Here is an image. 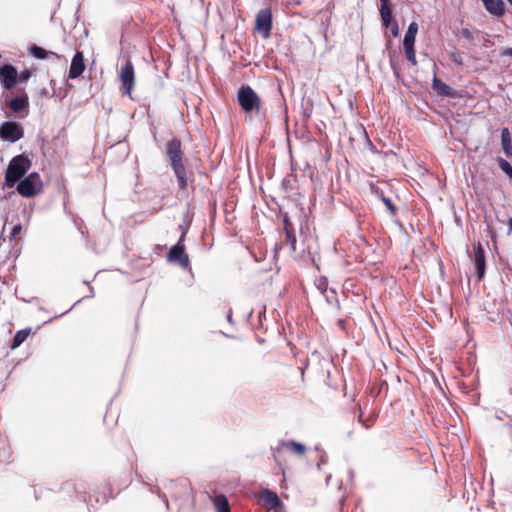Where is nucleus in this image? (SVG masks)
<instances>
[{
    "instance_id": "33",
    "label": "nucleus",
    "mask_w": 512,
    "mask_h": 512,
    "mask_svg": "<svg viewBox=\"0 0 512 512\" xmlns=\"http://www.w3.org/2000/svg\"><path fill=\"white\" fill-rule=\"evenodd\" d=\"M461 36L469 41H472L474 39V34L471 30L468 28H463L461 30Z\"/></svg>"
},
{
    "instance_id": "35",
    "label": "nucleus",
    "mask_w": 512,
    "mask_h": 512,
    "mask_svg": "<svg viewBox=\"0 0 512 512\" xmlns=\"http://www.w3.org/2000/svg\"><path fill=\"white\" fill-rule=\"evenodd\" d=\"M500 56H502V57H504V56L512 57V48H503L500 51Z\"/></svg>"
},
{
    "instance_id": "5",
    "label": "nucleus",
    "mask_w": 512,
    "mask_h": 512,
    "mask_svg": "<svg viewBox=\"0 0 512 512\" xmlns=\"http://www.w3.org/2000/svg\"><path fill=\"white\" fill-rule=\"evenodd\" d=\"M24 137L22 125L15 121H6L0 125V139L15 143Z\"/></svg>"
},
{
    "instance_id": "16",
    "label": "nucleus",
    "mask_w": 512,
    "mask_h": 512,
    "mask_svg": "<svg viewBox=\"0 0 512 512\" xmlns=\"http://www.w3.org/2000/svg\"><path fill=\"white\" fill-rule=\"evenodd\" d=\"M501 147L507 157L512 156V138L508 128L501 130Z\"/></svg>"
},
{
    "instance_id": "40",
    "label": "nucleus",
    "mask_w": 512,
    "mask_h": 512,
    "mask_svg": "<svg viewBox=\"0 0 512 512\" xmlns=\"http://www.w3.org/2000/svg\"><path fill=\"white\" fill-rule=\"evenodd\" d=\"M275 512H283V507L274 510Z\"/></svg>"
},
{
    "instance_id": "12",
    "label": "nucleus",
    "mask_w": 512,
    "mask_h": 512,
    "mask_svg": "<svg viewBox=\"0 0 512 512\" xmlns=\"http://www.w3.org/2000/svg\"><path fill=\"white\" fill-rule=\"evenodd\" d=\"M260 497L265 503V505H267L271 509L275 510L283 507V503L280 500L279 496L271 490L265 489L261 491Z\"/></svg>"
},
{
    "instance_id": "37",
    "label": "nucleus",
    "mask_w": 512,
    "mask_h": 512,
    "mask_svg": "<svg viewBox=\"0 0 512 512\" xmlns=\"http://www.w3.org/2000/svg\"><path fill=\"white\" fill-rule=\"evenodd\" d=\"M358 421L365 427L369 428V425H366L362 419V413L359 414Z\"/></svg>"
},
{
    "instance_id": "19",
    "label": "nucleus",
    "mask_w": 512,
    "mask_h": 512,
    "mask_svg": "<svg viewBox=\"0 0 512 512\" xmlns=\"http://www.w3.org/2000/svg\"><path fill=\"white\" fill-rule=\"evenodd\" d=\"M281 446L287 447L291 452L297 455H304L306 452V447L302 443L296 442V441H289V442H282L278 447L277 450H280Z\"/></svg>"
},
{
    "instance_id": "32",
    "label": "nucleus",
    "mask_w": 512,
    "mask_h": 512,
    "mask_svg": "<svg viewBox=\"0 0 512 512\" xmlns=\"http://www.w3.org/2000/svg\"><path fill=\"white\" fill-rule=\"evenodd\" d=\"M381 199L383 201V203L386 205V207L392 212V213H395V206L394 204L392 203L391 199L385 197L384 195L381 196Z\"/></svg>"
},
{
    "instance_id": "15",
    "label": "nucleus",
    "mask_w": 512,
    "mask_h": 512,
    "mask_svg": "<svg viewBox=\"0 0 512 512\" xmlns=\"http://www.w3.org/2000/svg\"><path fill=\"white\" fill-rule=\"evenodd\" d=\"M483 5L486 10L495 15L501 16L504 13V3L502 0H483Z\"/></svg>"
},
{
    "instance_id": "20",
    "label": "nucleus",
    "mask_w": 512,
    "mask_h": 512,
    "mask_svg": "<svg viewBox=\"0 0 512 512\" xmlns=\"http://www.w3.org/2000/svg\"><path fill=\"white\" fill-rule=\"evenodd\" d=\"M213 503L217 512H230V505L225 495L220 494L215 496Z\"/></svg>"
},
{
    "instance_id": "7",
    "label": "nucleus",
    "mask_w": 512,
    "mask_h": 512,
    "mask_svg": "<svg viewBox=\"0 0 512 512\" xmlns=\"http://www.w3.org/2000/svg\"><path fill=\"white\" fill-rule=\"evenodd\" d=\"M120 81L122 83V95H131L134 88L135 74L134 66L131 61H127L120 70Z\"/></svg>"
},
{
    "instance_id": "10",
    "label": "nucleus",
    "mask_w": 512,
    "mask_h": 512,
    "mask_svg": "<svg viewBox=\"0 0 512 512\" xmlns=\"http://www.w3.org/2000/svg\"><path fill=\"white\" fill-rule=\"evenodd\" d=\"M473 247H474L473 261H474L475 269H476L478 278L482 279L485 275V267H486L484 249L480 242L475 243L473 245Z\"/></svg>"
},
{
    "instance_id": "38",
    "label": "nucleus",
    "mask_w": 512,
    "mask_h": 512,
    "mask_svg": "<svg viewBox=\"0 0 512 512\" xmlns=\"http://www.w3.org/2000/svg\"><path fill=\"white\" fill-rule=\"evenodd\" d=\"M509 230L512 231V218L508 219Z\"/></svg>"
},
{
    "instance_id": "6",
    "label": "nucleus",
    "mask_w": 512,
    "mask_h": 512,
    "mask_svg": "<svg viewBox=\"0 0 512 512\" xmlns=\"http://www.w3.org/2000/svg\"><path fill=\"white\" fill-rule=\"evenodd\" d=\"M181 228H182V235H181L179 241L174 246H172L171 249L169 250L167 258H168V261L173 262V263H179V265L182 268H187L189 266V257L185 253V247L183 244V241H184V238L186 235V231L183 228V226H181Z\"/></svg>"
},
{
    "instance_id": "24",
    "label": "nucleus",
    "mask_w": 512,
    "mask_h": 512,
    "mask_svg": "<svg viewBox=\"0 0 512 512\" xmlns=\"http://www.w3.org/2000/svg\"><path fill=\"white\" fill-rule=\"evenodd\" d=\"M404 47V51H405V55L407 57V60L413 64V65H416L417 61H416V53H415V50H414V46H403Z\"/></svg>"
},
{
    "instance_id": "4",
    "label": "nucleus",
    "mask_w": 512,
    "mask_h": 512,
    "mask_svg": "<svg viewBox=\"0 0 512 512\" xmlns=\"http://www.w3.org/2000/svg\"><path fill=\"white\" fill-rule=\"evenodd\" d=\"M42 189V181L37 172H32L24 179H21L17 185V192L26 198L37 195Z\"/></svg>"
},
{
    "instance_id": "31",
    "label": "nucleus",
    "mask_w": 512,
    "mask_h": 512,
    "mask_svg": "<svg viewBox=\"0 0 512 512\" xmlns=\"http://www.w3.org/2000/svg\"><path fill=\"white\" fill-rule=\"evenodd\" d=\"M450 57H451V59H452L455 63H457V64H459V65H463V58H462L461 53H459V52H457V51L451 52V53H450Z\"/></svg>"
},
{
    "instance_id": "21",
    "label": "nucleus",
    "mask_w": 512,
    "mask_h": 512,
    "mask_svg": "<svg viewBox=\"0 0 512 512\" xmlns=\"http://www.w3.org/2000/svg\"><path fill=\"white\" fill-rule=\"evenodd\" d=\"M380 15L382 19L383 25L387 28L391 25L392 12L389 4L381 5L380 7Z\"/></svg>"
},
{
    "instance_id": "30",
    "label": "nucleus",
    "mask_w": 512,
    "mask_h": 512,
    "mask_svg": "<svg viewBox=\"0 0 512 512\" xmlns=\"http://www.w3.org/2000/svg\"><path fill=\"white\" fill-rule=\"evenodd\" d=\"M31 77V71L26 69L20 72V74L17 77V81L23 83L28 81V79Z\"/></svg>"
},
{
    "instance_id": "34",
    "label": "nucleus",
    "mask_w": 512,
    "mask_h": 512,
    "mask_svg": "<svg viewBox=\"0 0 512 512\" xmlns=\"http://www.w3.org/2000/svg\"><path fill=\"white\" fill-rule=\"evenodd\" d=\"M391 33L394 37L399 35V26L397 22L391 24Z\"/></svg>"
},
{
    "instance_id": "3",
    "label": "nucleus",
    "mask_w": 512,
    "mask_h": 512,
    "mask_svg": "<svg viewBox=\"0 0 512 512\" xmlns=\"http://www.w3.org/2000/svg\"><path fill=\"white\" fill-rule=\"evenodd\" d=\"M237 99L245 113L255 112L257 115L260 114L261 100L258 94L249 85H243L239 88Z\"/></svg>"
},
{
    "instance_id": "8",
    "label": "nucleus",
    "mask_w": 512,
    "mask_h": 512,
    "mask_svg": "<svg viewBox=\"0 0 512 512\" xmlns=\"http://www.w3.org/2000/svg\"><path fill=\"white\" fill-rule=\"evenodd\" d=\"M255 29L260 34H262L263 38L265 39L270 36V31L272 29V14L270 9H261L257 13L255 20Z\"/></svg>"
},
{
    "instance_id": "41",
    "label": "nucleus",
    "mask_w": 512,
    "mask_h": 512,
    "mask_svg": "<svg viewBox=\"0 0 512 512\" xmlns=\"http://www.w3.org/2000/svg\"><path fill=\"white\" fill-rule=\"evenodd\" d=\"M228 321L231 322L232 321V316L231 314L228 315Z\"/></svg>"
},
{
    "instance_id": "26",
    "label": "nucleus",
    "mask_w": 512,
    "mask_h": 512,
    "mask_svg": "<svg viewBox=\"0 0 512 512\" xmlns=\"http://www.w3.org/2000/svg\"><path fill=\"white\" fill-rule=\"evenodd\" d=\"M315 285L321 293H326L328 290V282L324 277H320L316 280Z\"/></svg>"
},
{
    "instance_id": "42",
    "label": "nucleus",
    "mask_w": 512,
    "mask_h": 512,
    "mask_svg": "<svg viewBox=\"0 0 512 512\" xmlns=\"http://www.w3.org/2000/svg\"><path fill=\"white\" fill-rule=\"evenodd\" d=\"M510 4H512V0H507Z\"/></svg>"
},
{
    "instance_id": "17",
    "label": "nucleus",
    "mask_w": 512,
    "mask_h": 512,
    "mask_svg": "<svg viewBox=\"0 0 512 512\" xmlns=\"http://www.w3.org/2000/svg\"><path fill=\"white\" fill-rule=\"evenodd\" d=\"M417 32L418 24L416 22H411L405 33L403 46H414Z\"/></svg>"
},
{
    "instance_id": "39",
    "label": "nucleus",
    "mask_w": 512,
    "mask_h": 512,
    "mask_svg": "<svg viewBox=\"0 0 512 512\" xmlns=\"http://www.w3.org/2000/svg\"><path fill=\"white\" fill-rule=\"evenodd\" d=\"M381 5H387L389 4V0H380Z\"/></svg>"
},
{
    "instance_id": "18",
    "label": "nucleus",
    "mask_w": 512,
    "mask_h": 512,
    "mask_svg": "<svg viewBox=\"0 0 512 512\" xmlns=\"http://www.w3.org/2000/svg\"><path fill=\"white\" fill-rule=\"evenodd\" d=\"M31 55H33L37 59H46L49 56H53L55 58H60V56L52 51H46L44 48L39 47L37 45H32L29 49Z\"/></svg>"
},
{
    "instance_id": "22",
    "label": "nucleus",
    "mask_w": 512,
    "mask_h": 512,
    "mask_svg": "<svg viewBox=\"0 0 512 512\" xmlns=\"http://www.w3.org/2000/svg\"><path fill=\"white\" fill-rule=\"evenodd\" d=\"M29 333L30 329H23L18 331L13 338V343L11 346L12 349L19 347L27 339Z\"/></svg>"
},
{
    "instance_id": "1",
    "label": "nucleus",
    "mask_w": 512,
    "mask_h": 512,
    "mask_svg": "<svg viewBox=\"0 0 512 512\" xmlns=\"http://www.w3.org/2000/svg\"><path fill=\"white\" fill-rule=\"evenodd\" d=\"M166 156L177 178L178 187L181 190L186 189L188 183L186 177V169L183 164V151L181 149V141L179 139L173 138L167 143Z\"/></svg>"
},
{
    "instance_id": "25",
    "label": "nucleus",
    "mask_w": 512,
    "mask_h": 512,
    "mask_svg": "<svg viewBox=\"0 0 512 512\" xmlns=\"http://www.w3.org/2000/svg\"><path fill=\"white\" fill-rule=\"evenodd\" d=\"M285 235H286V242L290 246L291 251H293V252L296 251L297 238H296L295 231H290L288 233H285Z\"/></svg>"
},
{
    "instance_id": "2",
    "label": "nucleus",
    "mask_w": 512,
    "mask_h": 512,
    "mask_svg": "<svg viewBox=\"0 0 512 512\" xmlns=\"http://www.w3.org/2000/svg\"><path fill=\"white\" fill-rule=\"evenodd\" d=\"M30 166V160L23 154L12 158L6 169L4 185L9 188L14 187L30 169Z\"/></svg>"
},
{
    "instance_id": "28",
    "label": "nucleus",
    "mask_w": 512,
    "mask_h": 512,
    "mask_svg": "<svg viewBox=\"0 0 512 512\" xmlns=\"http://www.w3.org/2000/svg\"><path fill=\"white\" fill-rule=\"evenodd\" d=\"M22 229H23V227H22L21 223H17L16 225H14L9 234V240L10 241L16 240V237L22 232Z\"/></svg>"
},
{
    "instance_id": "9",
    "label": "nucleus",
    "mask_w": 512,
    "mask_h": 512,
    "mask_svg": "<svg viewBox=\"0 0 512 512\" xmlns=\"http://www.w3.org/2000/svg\"><path fill=\"white\" fill-rule=\"evenodd\" d=\"M17 77L18 73L13 65L6 64L0 68V80L5 89H12L17 83Z\"/></svg>"
},
{
    "instance_id": "13",
    "label": "nucleus",
    "mask_w": 512,
    "mask_h": 512,
    "mask_svg": "<svg viewBox=\"0 0 512 512\" xmlns=\"http://www.w3.org/2000/svg\"><path fill=\"white\" fill-rule=\"evenodd\" d=\"M432 88L440 96L454 97L455 92H454L453 88L450 87L449 85H447L446 83H444L441 79H439L436 76V72H434Z\"/></svg>"
},
{
    "instance_id": "23",
    "label": "nucleus",
    "mask_w": 512,
    "mask_h": 512,
    "mask_svg": "<svg viewBox=\"0 0 512 512\" xmlns=\"http://www.w3.org/2000/svg\"><path fill=\"white\" fill-rule=\"evenodd\" d=\"M499 168L512 180V166L502 157L497 158Z\"/></svg>"
},
{
    "instance_id": "27",
    "label": "nucleus",
    "mask_w": 512,
    "mask_h": 512,
    "mask_svg": "<svg viewBox=\"0 0 512 512\" xmlns=\"http://www.w3.org/2000/svg\"><path fill=\"white\" fill-rule=\"evenodd\" d=\"M326 301L332 305L337 302V294L333 289H328L326 293H322Z\"/></svg>"
},
{
    "instance_id": "11",
    "label": "nucleus",
    "mask_w": 512,
    "mask_h": 512,
    "mask_svg": "<svg viewBox=\"0 0 512 512\" xmlns=\"http://www.w3.org/2000/svg\"><path fill=\"white\" fill-rule=\"evenodd\" d=\"M84 70V55L81 51H77L72 58L68 76L70 79H76L82 75Z\"/></svg>"
},
{
    "instance_id": "36",
    "label": "nucleus",
    "mask_w": 512,
    "mask_h": 512,
    "mask_svg": "<svg viewBox=\"0 0 512 512\" xmlns=\"http://www.w3.org/2000/svg\"><path fill=\"white\" fill-rule=\"evenodd\" d=\"M327 461H328V457H327V455L323 452V453H322V455L320 456V460H319V462H318V464H317L318 468H320V466H321L322 464H326V463H327Z\"/></svg>"
},
{
    "instance_id": "29",
    "label": "nucleus",
    "mask_w": 512,
    "mask_h": 512,
    "mask_svg": "<svg viewBox=\"0 0 512 512\" xmlns=\"http://www.w3.org/2000/svg\"><path fill=\"white\" fill-rule=\"evenodd\" d=\"M283 226H284L285 233H288L290 231H295L293 224L290 222V220L286 214L283 216Z\"/></svg>"
},
{
    "instance_id": "14",
    "label": "nucleus",
    "mask_w": 512,
    "mask_h": 512,
    "mask_svg": "<svg viewBox=\"0 0 512 512\" xmlns=\"http://www.w3.org/2000/svg\"><path fill=\"white\" fill-rule=\"evenodd\" d=\"M8 107L15 113H19L29 106V98L27 94L12 98L8 102Z\"/></svg>"
}]
</instances>
